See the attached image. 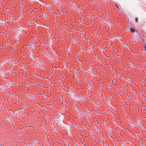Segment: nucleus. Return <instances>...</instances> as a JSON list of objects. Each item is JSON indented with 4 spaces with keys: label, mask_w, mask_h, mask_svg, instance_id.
Returning a JSON list of instances; mask_svg holds the SVG:
<instances>
[{
    "label": "nucleus",
    "mask_w": 146,
    "mask_h": 146,
    "mask_svg": "<svg viewBox=\"0 0 146 146\" xmlns=\"http://www.w3.org/2000/svg\"><path fill=\"white\" fill-rule=\"evenodd\" d=\"M21 32V31H19V32H18L19 33H20Z\"/></svg>",
    "instance_id": "39448f33"
},
{
    "label": "nucleus",
    "mask_w": 146,
    "mask_h": 146,
    "mask_svg": "<svg viewBox=\"0 0 146 146\" xmlns=\"http://www.w3.org/2000/svg\"><path fill=\"white\" fill-rule=\"evenodd\" d=\"M75 108H76V109H77V108H78V107H77V106L76 107H76H75Z\"/></svg>",
    "instance_id": "6e6552de"
},
{
    "label": "nucleus",
    "mask_w": 146,
    "mask_h": 146,
    "mask_svg": "<svg viewBox=\"0 0 146 146\" xmlns=\"http://www.w3.org/2000/svg\"><path fill=\"white\" fill-rule=\"evenodd\" d=\"M94 2H92V3H94Z\"/></svg>",
    "instance_id": "9d476101"
},
{
    "label": "nucleus",
    "mask_w": 146,
    "mask_h": 146,
    "mask_svg": "<svg viewBox=\"0 0 146 146\" xmlns=\"http://www.w3.org/2000/svg\"><path fill=\"white\" fill-rule=\"evenodd\" d=\"M94 2H92V3H94Z\"/></svg>",
    "instance_id": "9b49d317"
},
{
    "label": "nucleus",
    "mask_w": 146,
    "mask_h": 146,
    "mask_svg": "<svg viewBox=\"0 0 146 146\" xmlns=\"http://www.w3.org/2000/svg\"><path fill=\"white\" fill-rule=\"evenodd\" d=\"M116 6L118 8V9H119V7H118V6H117V5H116Z\"/></svg>",
    "instance_id": "423d86ee"
},
{
    "label": "nucleus",
    "mask_w": 146,
    "mask_h": 146,
    "mask_svg": "<svg viewBox=\"0 0 146 146\" xmlns=\"http://www.w3.org/2000/svg\"><path fill=\"white\" fill-rule=\"evenodd\" d=\"M144 48H145V50L146 51V45H145Z\"/></svg>",
    "instance_id": "7ed1b4c3"
},
{
    "label": "nucleus",
    "mask_w": 146,
    "mask_h": 146,
    "mask_svg": "<svg viewBox=\"0 0 146 146\" xmlns=\"http://www.w3.org/2000/svg\"><path fill=\"white\" fill-rule=\"evenodd\" d=\"M11 111L12 112V113H13V111H12V110H11Z\"/></svg>",
    "instance_id": "1a4fd4ad"
},
{
    "label": "nucleus",
    "mask_w": 146,
    "mask_h": 146,
    "mask_svg": "<svg viewBox=\"0 0 146 146\" xmlns=\"http://www.w3.org/2000/svg\"><path fill=\"white\" fill-rule=\"evenodd\" d=\"M135 20L136 22H137L138 21V19L137 17H136L135 18Z\"/></svg>",
    "instance_id": "f03ea898"
},
{
    "label": "nucleus",
    "mask_w": 146,
    "mask_h": 146,
    "mask_svg": "<svg viewBox=\"0 0 146 146\" xmlns=\"http://www.w3.org/2000/svg\"><path fill=\"white\" fill-rule=\"evenodd\" d=\"M31 52L32 54L33 53V52Z\"/></svg>",
    "instance_id": "0eeeda50"
},
{
    "label": "nucleus",
    "mask_w": 146,
    "mask_h": 146,
    "mask_svg": "<svg viewBox=\"0 0 146 146\" xmlns=\"http://www.w3.org/2000/svg\"><path fill=\"white\" fill-rule=\"evenodd\" d=\"M130 32L131 33H133L135 32V30L134 29L131 28L130 29Z\"/></svg>",
    "instance_id": "f257e3e1"
},
{
    "label": "nucleus",
    "mask_w": 146,
    "mask_h": 146,
    "mask_svg": "<svg viewBox=\"0 0 146 146\" xmlns=\"http://www.w3.org/2000/svg\"><path fill=\"white\" fill-rule=\"evenodd\" d=\"M139 126H142V124L140 123V125H139Z\"/></svg>",
    "instance_id": "20e7f679"
},
{
    "label": "nucleus",
    "mask_w": 146,
    "mask_h": 146,
    "mask_svg": "<svg viewBox=\"0 0 146 146\" xmlns=\"http://www.w3.org/2000/svg\"><path fill=\"white\" fill-rule=\"evenodd\" d=\"M19 29H20V28H19Z\"/></svg>",
    "instance_id": "f8f14e48"
}]
</instances>
